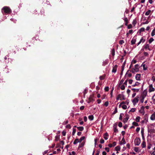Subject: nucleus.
<instances>
[{
  "label": "nucleus",
  "mask_w": 155,
  "mask_h": 155,
  "mask_svg": "<svg viewBox=\"0 0 155 155\" xmlns=\"http://www.w3.org/2000/svg\"><path fill=\"white\" fill-rule=\"evenodd\" d=\"M129 100H127L125 101H122L120 103L119 107H122L124 110H126L127 108V105L129 104Z\"/></svg>",
  "instance_id": "1"
},
{
  "label": "nucleus",
  "mask_w": 155,
  "mask_h": 155,
  "mask_svg": "<svg viewBox=\"0 0 155 155\" xmlns=\"http://www.w3.org/2000/svg\"><path fill=\"white\" fill-rule=\"evenodd\" d=\"M147 91L145 90L142 92L140 97V101L143 103L144 101V98L146 97L147 95Z\"/></svg>",
  "instance_id": "2"
},
{
  "label": "nucleus",
  "mask_w": 155,
  "mask_h": 155,
  "mask_svg": "<svg viewBox=\"0 0 155 155\" xmlns=\"http://www.w3.org/2000/svg\"><path fill=\"white\" fill-rule=\"evenodd\" d=\"M11 9L8 7H4L2 9V12H4L6 13H9L11 12Z\"/></svg>",
  "instance_id": "3"
},
{
  "label": "nucleus",
  "mask_w": 155,
  "mask_h": 155,
  "mask_svg": "<svg viewBox=\"0 0 155 155\" xmlns=\"http://www.w3.org/2000/svg\"><path fill=\"white\" fill-rule=\"evenodd\" d=\"M139 70V67L138 64H136L134 68H133L131 70V72L133 73L137 72Z\"/></svg>",
  "instance_id": "4"
},
{
  "label": "nucleus",
  "mask_w": 155,
  "mask_h": 155,
  "mask_svg": "<svg viewBox=\"0 0 155 155\" xmlns=\"http://www.w3.org/2000/svg\"><path fill=\"white\" fill-rule=\"evenodd\" d=\"M125 96L123 94H119L116 98V100H117L120 99V100L121 101L123 100H125Z\"/></svg>",
  "instance_id": "5"
},
{
  "label": "nucleus",
  "mask_w": 155,
  "mask_h": 155,
  "mask_svg": "<svg viewBox=\"0 0 155 155\" xmlns=\"http://www.w3.org/2000/svg\"><path fill=\"white\" fill-rule=\"evenodd\" d=\"M134 144L136 145H139L140 143V139L139 138H136L134 141Z\"/></svg>",
  "instance_id": "6"
},
{
  "label": "nucleus",
  "mask_w": 155,
  "mask_h": 155,
  "mask_svg": "<svg viewBox=\"0 0 155 155\" xmlns=\"http://www.w3.org/2000/svg\"><path fill=\"white\" fill-rule=\"evenodd\" d=\"M148 117L147 115H145L144 117V120L141 121V123L147 124L148 122Z\"/></svg>",
  "instance_id": "7"
},
{
  "label": "nucleus",
  "mask_w": 155,
  "mask_h": 155,
  "mask_svg": "<svg viewBox=\"0 0 155 155\" xmlns=\"http://www.w3.org/2000/svg\"><path fill=\"white\" fill-rule=\"evenodd\" d=\"M155 91V88L153 87V85L152 84H150L149 85V89L148 91L149 92H153Z\"/></svg>",
  "instance_id": "8"
},
{
  "label": "nucleus",
  "mask_w": 155,
  "mask_h": 155,
  "mask_svg": "<svg viewBox=\"0 0 155 155\" xmlns=\"http://www.w3.org/2000/svg\"><path fill=\"white\" fill-rule=\"evenodd\" d=\"M138 98L139 97H136L132 100V101L134 105H135L139 101Z\"/></svg>",
  "instance_id": "9"
},
{
  "label": "nucleus",
  "mask_w": 155,
  "mask_h": 155,
  "mask_svg": "<svg viewBox=\"0 0 155 155\" xmlns=\"http://www.w3.org/2000/svg\"><path fill=\"white\" fill-rule=\"evenodd\" d=\"M145 41V38L143 37H142L140 39L139 42L137 43V46H138L142 42L143 43H144Z\"/></svg>",
  "instance_id": "10"
},
{
  "label": "nucleus",
  "mask_w": 155,
  "mask_h": 155,
  "mask_svg": "<svg viewBox=\"0 0 155 155\" xmlns=\"http://www.w3.org/2000/svg\"><path fill=\"white\" fill-rule=\"evenodd\" d=\"M150 119L152 120H155V112H154L151 115L150 117Z\"/></svg>",
  "instance_id": "11"
},
{
  "label": "nucleus",
  "mask_w": 155,
  "mask_h": 155,
  "mask_svg": "<svg viewBox=\"0 0 155 155\" xmlns=\"http://www.w3.org/2000/svg\"><path fill=\"white\" fill-rule=\"evenodd\" d=\"M144 107L142 106L141 107V109L139 110V112L142 115H143L145 114V112L143 110Z\"/></svg>",
  "instance_id": "12"
},
{
  "label": "nucleus",
  "mask_w": 155,
  "mask_h": 155,
  "mask_svg": "<svg viewBox=\"0 0 155 155\" xmlns=\"http://www.w3.org/2000/svg\"><path fill=\"white\" fill-rule=\"evenodd\" d=\"M85 141H83L81 143H80L78 146V148H80L83 147L85 144Z\"/></svg>",
  "instance_id": "13"
},
{
  "label": "nucleus",
  "mask_w": 155,
  "mask_h": 155,
  "mask_svg": "<svg viewBox=\"0 0 155 155\" xmlns=\"http://www.w3.org/2000/svg\"><path fill=\"white\" fill-rule=\"evenodd\" d=\"M129 118V117L127 115L126 116L123 120V122L124 123L127 122Z\"/></svg>",
  "instance_id": "14"
},
{
  "label": "nucleus",
  "mask_w": 155,
  "mask_h": 155,
  "mask_svg": "<svg viewBox=\"0 0 155 155\" xmlns=\"http://www.w3.org/2000/svg\"><path fill=\"white\" fill-rule=\"evenodd\" d=\"M140 74H137L136 75L135 78L136 80L137 81L140 80Z\"/></svg>",
  "instance_id": "15"
},
{
  "label": "nucleus",
  "mask_w": 155,
  "mask_h": 155,
  "mask_svg": "<svg viewBox=\"0 0 155 155\" xmlns=\"http://www.w3.org/2000/svg\"><path fill=\"white\" fill-rule=\"evenodd\" d=\"M136 38H135L134 37L133 38L132 40L131 41V44L132 45H134L135 44L136 42Z\"/></svg>",
  "instance_id": "16"
},
{
  "label": "nucleus",
  "mask_w": 155,
  "mask_h": 155,
  "mask_svg": "<svg viewBox=\"0 0 155 155\" xmlns=\"http://www.w3.org/2000/svg\"><path fill=\"white\" fill-rule=\"evenodd\" d=\"M117 65H115L113 68L112 70V72L113 73H115L117 71Z\"/></svg>",
  "instance_id": "17"
},
{
  "label": "nucleus",
  "mask_w": 155,
  "mask_h": 155,
  "mask_svg": "<svg viewBox=\"0 0 155 155\" xmlns=\"http://www.w3.org/2000/svg\"><path fill=\"white\" fill-rule=\"evenodd\" d=\"M116 145V142H114L113 144H109L108 145V146L110 147H114Z\"/></svg>",
  "instance_id": "18"
},
{
  "label": "nucleus",
  "mask_w": 155,
  "mask_h": 155,
  "mask_svg": "<svg viewBox=\"0 0 155 155\" xmlns=\"http://www.w3.org/2000/svg\"><path fill=\"white\" fill-rule=\"evenodd\" d=\"M108 134L107 133H106L105 134H104L103 137L105 139V140H107L108 138Z\"/></svg>",
  "instance_id": "19"
},
{
  "label": "nucleus",
  "mask_w": 155,
  "mask_h": 155,
  "mask_svg": "<svg viewBox=\"0 0 155 155\" xmlns=\"http://www.w3.org/2000/svg\"><path fill=\"white\" fill-rule=\"evenodd\" d=\"M144 48L146 50H150L149 48V45L148 44H146L144 45Z\"/></svg>",
  "instance_id": "20"
},
{
  "label": "nucleus",
  "mask_w": 155,
  "mask_h": 155,
  "mask_svg": "<svg viewBox=\"0 0 155 155\" xmlns=\"http://www.w3.org/2000/svg\"><path fill=\"white\" fill-rule=\"evenodd\" d=\"M151 14V11L150 10H148L147 12H146L145 13V15L146 16H148Z\"/></svg>",
  "instance_id": "21"
},
{
  "label": "nucleus",
  "mask_w": 155,
  "mask_h": 155,
  "mask_svg": "<svg viewBox=\"0 0 155 155\" xmlns=\"http://www.w3.org/2000/svg\"><path fill=\"white\" fill-rule=\"evenodd\" d=\"M119 87L122 90H124L126 86L124 84H122L121 85H119Z\"/></svg>",
  "instance_id": "22"
},
{
  "label": "nucleus",
  "mask_w": 155,
  "mask_h": 155,
  "mask_svg": "<svg viewBox=\"0 0 155 155\" xmlns=\"http://www.w3.org/2000/svg\"><path fill=\"white\" fill-rule=\"evenodd\" d=\"M140 119V117L139 116H137L135 119V120L136 122H139Z\"/></svg>",
  "instance_id": "23"
},
{
  "label": "nucleus",
  "mask_w": 155,
  "mask_h": 155,
  "mask_svg": "<svg viewBox=\"0 0 155 155\" xmlns=\"http://www.w3.org/2000/svg\"><path fill=\"white\" fill-rule=\"evenodd\" d=\"M134 150L136 152H137V153H139L140 151L139 148L138 147H135Z\"/></svg>",
  "instance_id": "24"
},
{
  "label": "nucleus",
  "mask_w": 155,
  "mask_h": 155,
  "mask_svg": "<svg viewBox=\"0 0 155 155\" xmlns=\"http://www.w3.org/2000/svg\"><path fill=\"white\" fill-rule=\"evenodd\" d=\"M151 35L152 36H153L155 35V27L153 29V30L151 33Z\"/></svg>",
  "instance_id": "25"
},
{
  "label": "nucleus",
  "mask_w": 155,
  "mask_h": 155,
  "mask_svg": "<svg viewBox=\"0 0 155 155\" xmlns=\"http://www.w3.org/2000/svg\"><path fill=\"white\" fill-rule=\"evenodd\" d=\"M141 145L143 148H145L146 146L145 142L144 141L143 142Z\"/></svg>",
  "instance_id": "26"
},
{
  "label": "nucleus",
  "mask_w": 155,
  "mask_h": 155,
  "mask_svg": "<svg viewBox=\"0 0 155 155\" xmlns=\"http://www.w3.org/2000/svg\"><path fill=\"white\" fill-rule=\"evenodd\" d=\"M115 149L117 151H119L120 149V146H117L115 147Z\"/></svg>",
  "instance_id": "27"
},
{
  "label": "nucleus",
  "mask_w": 155,
  "mask_h": 155,
  "mask_svg": "<svg viewBox=\"0 0 155 155\" xmlns=\"http://www.w3.org/2000/svg\"><path fill=\"white\" fill-rule=\"evenodd\" d=\"M79 143V139H76L73 142V143L74 144H77V143Z\"/></svg>",
  "instance_id": "28"
},
{
  "label": "nucleus",
  "mask_w": 155,
  "mask_h": 155,
  "mask_svg": "<svg viewBox=\"0 0 155 155\" xmlns=\"http://www.w3.org/2000/svg\"><path fill=\"white\" fill-rule=\"evenodd\" d=\"M60 139V136L59 135H57L55 137V141H58Z\"/></svg>",
  "instance_id": "29"
},
{
  "label": "nucleus",
  "mask_w": 155,
  "mask_h": 155,
  "mask_svg": "<svg viewBox=\"0 0 155 155\" xmlns=\"http://www.w3.org/2000/svg\"><path fill=\"white\" fill-rule=\"evenodd\" d=\"M85 139V137L84 136L81 137L80 139H79V143H81L82 140Z\"/></svg>",
  "instance_id": "30"
},
{
  "label": "nucleus",
  "mask_w": 155,
  "mask_h": 155,
  "mask_svg": "<svg viewBox=\"0 0 155 155\" xmlns=\"http://www.w3.org/2000/svg\"><path fill=\"white\" fill-rule=\"evenodd\" d=\"M77 128L78 130L80 131H82L84 130V127H77Z\"/></svg>",
  "instance_id": "31"
},
{
  "label": "nucleus",
  "mask_w": 155,
  "mask_h": 155,
  "mask_svg": "<svg viewBox=\"0 0 155 155\" xmlns=\"http://www.w3.org/2000/svg\"><path fill=\"white\" fill-rule=\"evenodd\" d=\"M88 119L91 120H92L94 119V117L93 115H90L88 116Z\"/></svg>",
  "instance_id": "32"
},
{
  "label": "nucleus",
  "mask_w": 155,
  "mask_h": 155,
  "mask_svg": "<svg viewBox=\"0 0 155 155\" xmlns=\"http://www.w3.org/2000/svg\"><path fill=\"white\" fill-rule=\"evenodd\" d=\"M137 122H133L132 123V124L135 126H137L139 125L137 123Z\"/></svg>",
  "instance_id": "33"
},
{
  "label": "nucleus",
  "mask_w": 155,
  "mask_h": 155,
  "mask_svg": "<svg viewBox=\"0 0 155 155\" xmlns=\"http://www.w3.org/2000/svg\"><path fill=\"white\" fill-rule=\"evenodd\" d=\"M141 66H143L144 70H146L147 69V67H146L145 64H143Z\"/></svg>",
  "instance_id": "34"
},
{
  "label": "nucleus",
  "mask_w": 155,
  "mask_h": 155,
  "mask_svg": "<svg viewBox=\"0 0 155 155\" xmlns=\"http://www.w3.org/2000/svg\"><path fill=\"white\" fill-rule=\"evenodd\" d=\"M154 39L153 38H150L148 41V42L150 44L153 41H154Z\"/></svg>",
  "instance_id": "35"
},
{
  "label": "nucleus",
  "mask_w": 155,
  "mask_h": 155,
  "mask_svg": "<svg viewBox=\"0 0 155 155\" xmlns=\"http://www.w3.org/2000/svg\"><path fill=\"white\" fill-rule=\"evenodd\" d=\"M132 90L134 92H138L139 91V89L133 88L132 89Z\"/></svg>",
  "instance_id": "36"
},
{
  "label": "nucleus",
  "mask_w": 155,
  "mask_h": 155,
  "mask_svg": "<svg viewBox=\"0 0 155 155\" xmlns=\"http://www.w3.org/2000/svg\"><path fill=\"white\" fill-rule=\"evenodd\" d=\"M135 110L136 108H132L129 111V113H130V112H134L135 111Z\"/></svg>",
  "instance_id": "37"
},
{
  "label": "nucleus",
  "mask_w": 155,
  "mask_h": 155,
  "mask_svg": "<svg viewBox=\"0 0 155 155\" xmlns=\"http://www.w3.org/2000/svg\"><path fill=\"white\" fill-rule=\"evenodd\" d=\"M139 84L140 83L139 82H136L132 86L133 87H135L136 86H138L139 85Z\"/></svg>",
  "instance_id": "38"
},
{
  "label": "nucleus",
  "mask_w": 155,
  "mask_h": 155,
  "mask_svg": "<svg viewBox=\"0 0 155 155\" xmlns=\"http://www.w3.org/2000/svg\"><path fill=\"white\" fill-rule=\"evenodd\" d=\"M126 143V142L125 141V140L124 138H123L121 142L120 143V144H124Z\"/></svg>",
  "instance_id": "39"
},
{
  "label": "nucleus",
  "mask_w": 155,
  "mask_h": 155,
  "mask_svg": "<svg viewBox=\"0 0 155 155\" xmlns=\"http://www.w3.org/2000/svg\"><path fill=\"white\" fill-rule=\"evenodd\" d=\"M118 130L117 129V128L116 126L114 127V132L117 133L118 132Z\"/></svg>",
  "instance_id": "40"
},
{
  "label": "nucleus",
  "mask_w": 155,
  "mask_h": 155,
  "mask_svg": "<svg viewBox=\"0 0 155 155\" xmlns=\"http://www.w3.org/2000/svg\"><path fill=\"white\" fill-rule=\"evenodd\" d=\"M151 80L153 81V82L154 83L155 85V77L153 76Z\"/></svg>",
  "instance_id": "41"
},
{
  "label": "nucleus",
  "mask_w": 155,
  "mask_h": 155,
  "mask_svg": "<svg viewBox=\"0 0 155 155\" xmlns=\"http://www.w3.org/2000/svg\"><path fill=\"white\" fill-rule=\"evenodd\" d=\"M123 115V114H120V116L119 119L120 120H122V117Z\"/></svg>",
  "instance_id": "42"
},
{
  "label": "nucleus",
  "mask_w": 155,
  "mask_h": 155,
  "mask_svg": "<svg viewBox=\"0 0 155 155\" xmlns=\"http://www.w3.org/2000/svg\"><path fill=\"white\" fill-rule=\"evenodd\" d=\"M124 42L123 40H120L119 41V44L120 45H122L124 43Z\"/></svg>",
  "instance_id": "43"
},
{
  "label": "nucleus",
  "mask_w": 155,
  "mask_h": 155,
  "mask_svg": "<svg viewBox=\"0 0 155 155\" xmlns=\"http://www.w3.org/2000/svg\"><path fill=\"white\" fill-rule=\"evenodd\" d=\"M133 33V30H130L127 33V35H128L130 34H131Z\"/></svg>",
  "instance_id": "44"
},
{
  "label": "nucleus",
  "mask_w": 155,
  "mask_h": 155,
  "mask_svg": "<svg viewBox=\"0 0 155 155\" xmlns=\"http://www.w3.org/2000/svg\"><path fill=\"white\" fill-rule=\"evenodd\" d=\"M153 151L151 153V155H155V147L153 148Z\"/></svg>",
  "instance_id": "45"
},
{
  "label": "nucleus",
  "mask_w": 155,
  "mask_h": 155,
  "mask_svg": "<svg viewBox=\"0 0 155 155\" xmlns=\"http://www.w3.org/2000/svg\"><path fill=\"white\" fill-rule=\"evenodd\" d=\"M124 81V80L123 79H122L120 81L119 84V85H121L122 84H123Z\"/></svg>",
  "instance_id": "46"
},
{
  "label": "nucleus",
  "mask_w": 155,
  "mask_h": 155,
  "mask_svg": "<svg viewBox=\"0 0 155 155\" xmlns=\"http://www.w3.org/2000/svg\"><path fill=\"white\" fill-rule=\"evenodd\" d=\"M117 112V108L116 107L114 111L113 112V114H115Z\"/></svg>",
  "instance_id": "47"
},
{
  "label": "nucleus",
  "mask_w": 155,
  "mask_h": 155,
  "mask_svg": "<svg viewBox=\"0 0 155 155\" xmlns=\"http://www.w3.org/2000/svg\"><path fill=\"white\" fill-rule=\"evenodd\" d=\"M132 28V25L131 24L127 26V28L128 29H130Z\"/></svg>",
  "instance_id": "48"
},
{
  "label": "nucleus",
  "mask_w": 155,
  "mask_h": 155,
  "mask_svg": "<svg viewBox=\"0 0 155 155\" xmlns=\"http://www.w3.org/2000/svg\"><path fill=\"white\" fill-rule=\"evenodd\" d=\"M108 104L109 103L108 101H107L105 102L104 105L106 107H107L108 106Z\"/></svg>",
  "instance_id": "49"
},
{
  "label": "nucleus",
  "mask_w": 155,
  "mask_h": 155,
  "mask_svg": "<svg viewBox=\"0 0 155 155\" xmlns=\"http://www.w3.org/2000/svg\"><path fill=\"white\" fill-rule=\"evenodd\" d=\"M118 126L120 127H121L122 126V124L121 122H120L118 123Z\"/></svg>",
  "instance_id": "50"
},
{
  "label": "nucleus",
  "mask_w": 155,
  "mask_h": 155,
  "mask_svg": "<svg viewBox=\"0 0 155 155\" xmlns=\"http://www.w3.org/2000/svg\"><path fill=\"white\" fill-rule=\"evenodd\" d=\"M137 61L136 60L134 59H133L131 62V64H135L136 63Z\"/></svg>",
  "instance_id": "51"
},
{
  "label": "nucleus",
  "mask_w": 155,
  "mask_h": 155,
  "mask_svg": "<svg viewBox=\"0 0 155 155\" xmlns=\"http://www.w3.org/2000/svg\"><path fill=\"white\" fill-rule=\"evenodd\" d=\"M140 130V127H137L136 129V131L137 132H138Z\"/></svg>",
  "instance_id": "52"
},
{
  "label": "nucleus",
  "mask_w": 155,
  "mask_h": 155,
  "mask_svg": "<svg viewBox=\"0 0 155 155\" xmlns=\"http://www.w3.org/2000/svg\"><path fill=\"white\" fill-rule=\"evenodd\" d=\"M104 141L103 139H101L100 140V142L101 143H104Z\"/></svg>",
  "instance_id": "53"
},
{
  "label": "nucleus",
  "mask_w": 155,
  "mask_h": 155,
  "mask_svg": "<svg viewBox=\"0 0 155 155\" xmlns=\"http://www.w3.org/2000/svg\"><path fill=\"white\" fill-rule=\"evenodd\" d=\"M133 82V80L131 79H130L128 80V83L130 84H131Z\"/></svg>",
  "instance_id": "54"
},
{
  "label": "nucleus",
  "mask_w": 155,
  "mask_h": 155,
  "mask_svg": "<svg viewBox=\"0 0 155 155\" xmlns=\"http://www.w3.org/2000/svg\"><path fill=\"white\" fill-rule=\"evenodd\" d=\"M104 90L105 91H108L109 90V87H106L104 88Z\"/></svg>",
  "instance_id": "55"
},
{
  "label": "nucleus",
  "mask_w": 155,
  "mask_h": 155,
  "mask_svg": "<svg viewBox=\"0 0 155 155\" xmlns=\"http://www.w3.org/2000/svg\"><path fill=\"white\" fill-rule=\"evenodd\" d=\"M105 149L107 152H109V151L110 149L108 147H106L105 148Z\"/></svg>",
  "instance_id": "56"
},
{
  "label": "nucleus",
  "mask_w": 155,
  "mask_h": 155,
  "mask_svg": "<svg viewBox=\"0 0 155 155\" xmlns=\"http://www.w3.org/2000/svg\"><path fill=\"white\" fill-rule=\"evenodd\" d=\"M76 132V129H73V131L72 132V135H74Z\"/></svg>",
  "instance_id": "57"
},
{
  "label": "nucleus",
  "mask_w": 155,
  "mask_h": 155,
  "mask_svg": "<svg viewBox=\"0 0 155 155\" xmlns=\"http://www.w3.org/2000/svg\"><path fill=\"white\" fill-rule=\"evenodd\" d=\"M97 140H98V139L97 138H95L94 139V142H95L94 144H95V146H96V145L97 142Z\"/></svg>",
  "instance_id": "58"
},
{
  "label": "nucleus",
  "mask_w": 155,
  "mask_h": 155,
  "mask_svg": "<svg viewBox=\"0 0 155 155\" xmlns=\"http://www.w3.org/2000/svg\"><path fill=\"white\" fill-rule=\"evenodd\" d=\"M84 120L85 122L87 121V118L86 116H84Z\"/></svg>",
  "instance_id": "59"
},
{
  "label": "nucleus",
  "mask_w": 155,
  "mask_h": 155,
  "mask_svg": "<svg viewBox=\"0 0 155 155\" xmlns=\"http://www.w3.org/2000/svg\"><path fill=\"white\" fill-rule=\"evenodd\" d=\"M127 80H126L124 82V83L123 84H124V85H125L126 86H127Z\"/></svg>",
  "instance_id": "60"
},
{
  "label": "nucleus",
  "mask_w": 155,
  "mask_h": 155,
  "mask_svg": "<svg viewBox=\"0 0 155 155\" xmlns=\"http://www.w3.org/2000/svg\"><path fill=\"white\" fill-rule=\"evenodd\" d=\"M145 30V28H142L140 29V31H143Z\"/></svg>",
  "instance_id": "61"
},
{
  "label": "nucleus",
  "mask_w": 155,
  "mask_h": 155,
  "mask_svg": "<svg viewBox=\"0 0 155 155\" xmlns=\"http://www.w3.org/2000/svg\"><path fill=\"white\" fill-rule=\"evenodd\" d=\"M136 95V93H135L134 92V93H133L132 95V97H133V98Z\"/></svg>",
  "instance_id": "62"
},
{
  "label": "nucleus",
  "mask_w": 155,
  "mask_h": 155,
  "mask_svg": "<svg viewBox=\"0 0 155 155\" xmlns=\"http://www.w3.org/2000/svg\"><path fill=\"white\" fill-rule=\"evenodd\" d=\"M129 77H131L132 76V74L130 73H127L126 74Z\"/></svg>",
  "instance_id": "63"
},
{
  "label": "nucleus",
  "mask_w": 155,
  "mask_h": 155,
  "mask_svg": "<svg viewBox=\"0 0 155 155\" xmlns=\"http://www.w3.org/2000/svg\"><path fill=\"white\" fill-rule=\"evenodd\" d=\"M152 99L153 101H155V94L153 96Z\"/></svg>",
  "instance_id": "64"
}]
</instances>
